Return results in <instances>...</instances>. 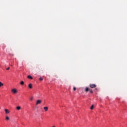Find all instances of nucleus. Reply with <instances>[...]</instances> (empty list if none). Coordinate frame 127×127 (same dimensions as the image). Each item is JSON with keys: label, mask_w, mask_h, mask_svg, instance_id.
Segmentation results:
<instances>
[{"label": "nucleus", "mask_w": 127, "mask_h": 127, "mask_svg": "<svg viewBox=\"0 0 127 127\" xmlns=\"http://www.w3.org/2000/svg\"><path fill=\"white\" fill-rule=\"evenodd\" d=\"M90 94H92L93 93V90L89 88V87H86L85 89V92H86V93H87V92H89Z\"/></svg>", "instance_id": "f257e3e1"}, {"label": "nucleus", "mask_w": 127, "mask_h": 127, "mask_svg": "<svg viewBox=\"0 0 127 127\" xmlns=\"http://www.w3.org/2000/svg\"><path fill=\"white\" fill-rule=\"evenodd\" d=\"M30 101H32V100H33V97H30Z\"/></svg>", "instance_id": "2eb2a0df"}, {"label": "nucleus", "mask_w": 127, "mask_h": 127, "mask_svg": "<svg viewBox=\"0 0 127 127\" xmlns=\"http://www.w3.org/2000/svg\"><path fill=\"white\" fill-rule=\"evenodd\" d=\"M89 87L92 88H96L97 87V85L95 84H90L89 85Z\"/></svg>", "instance_id": "f03ea898"}, {"label": "nucleus", "mask_w": 127, "mask_h": 127, "mask_svg": "<svg viewBox=\"0 0 127 127\" xmlns=\"http://www.w3.org/2000/svg\"><path fill=\"white\" fill-rule=\"evenodd\" d=\"M27 78H28V79H31V80H32V79H33V78L32 77V76H31V75H28V76H27Z\"/></svg>", "instance_id": "6e6552de"}, {"label": "nucleus", "mask_w": 127, "mask_h": 127, "mask_svg": "<svg viewBox=\"0 0 127 127\" xmlns=\"http://www.w3.org/2000/svg\"><path fill=\"white\" fill-rule=\"evenodd\" d=\"M10 66H11V67H12V65H10Z\"/></svg>", "instance_id": "a211bd4d"}, {"label": "nucleus", "mask_w": 127, "mask_h": 127, "mask_svg": "<svg viewBox=\"0 0 127 127\" xmlns=\"http://www.w3.org/2000/svg\"><path fill=\"white\" fill-rule=\"evenodd\" d=\"M20 85H24V82L23 81H21Z\"/></svg>", "instance_id": "9b49d317"}, {"label": "nucleus", "mask_w": 127, "mask_h": 127, "mask_svg": "<svg viewBox=\"0 0 127 127\" xmlns=\"http://www.w3.org/2000/svg\"><path fill=\"white\" fill-rule=\"evenodd\" d=\"M21 107L20 106H18L16 107V110H17L18 111H19L20 110H21Z\"/></svg>", "instance_id": "1a4fd4ad"}, {"label": "nucleus", "mask_w": 127, "mask_h": 127, "mask_svg": "<svg viewBox=\"0 0 127 127\" xmlns=\"http://www.w3.org/2000/svg\"><path fill=\"white\" fill-rule=\"evenodd\" d=\"M5 113L6 115H7V114H9L10 113V111H9V110H8V109H5Z\"/></svg>", "instance_id": "39448f33"}, {"label": "nucleus", "mask_w": 127, "mask_h": 127, "mask_svg": "<svg viewBox=\"0 0 127 127\" xmlns=\"http://www.w3.org/2000/svg\"><path fill=\"white\" fill-rule=\"evenodd\" d=\"M94 109V105H92L91 108H90V110H93Z\"/></svg>", "instance_id": "4468645a"}, {"label": "nucleus", "mask_w": 127, "mask_h": 127, "mask_svg": "<svg viewBox=\"0 0 127 127\" xmlns=\"http://www.w3.org/2000/svg\"><path fill=\"white\" fill-rule=\"evenodd\" d=\"M6 70H9V67L6 68Z\"/></svg>", "instance_id": "f3484780"}, {"label": "nucleus", "mask_w": 127, "mask_h": 127, "mask_svg": "<svg viewBox=\"0 0 127 127\" xmlns=\"http://www.w3.org/2000/svg\"><path fill=\"white\" fill-rule=\"evenodd\" d=\"M5 120H6V121H9V117H8V116H6V117H5Z\"/></svg>", "instance_id": "9d476101"}, {"label": "nucleus", "mask_w": 127, "mask_h": 127, "mask_svg": "<svg viewBox=\"0 0 127 127\" xmlns=\"http://www.w3.org/2000/svg\"><path fill=\"white\" fill-rule=\"evenodd\" d=\"M28 88H29V89H32V84L30 83V84L28 85Z\"/></svg>", "instance_id": "423d86ee"}, {"label": "nucleus", "mask_w": 127, "mask_h": 127, "mask_svg": "<svg viewBox=\"0 0 127 127\" xmlns=\"http://www.w3.org/2000/svg\"><path fill=\"white\" fill-rule=\"evenodd\" d=\"M2 86H3V83H2L1 82H0V87Z\"/></svg>", "instance_id": "f8f14e48"}, {"label": "nucleus", "mask_w": 127, "mask_h": 127, "mask_svg": "<svg viewBox=\"0 0 127 127\" xmlns=\"http://www.w3.org/2000/svg\"><path fill=\"white\" fill-rule=\"evenodd\" d=\"M41 103H42V101L40 100H38L37 101L36 105L37 106L38 105H40V104H41Z\"/></svg>", "instance_id": "7ed1b4c3"}, {"label": "nucleus", "mask_w": 127, "mask_h": 127, "mask_svg": "<svg viewBox=\"0 0 127 127\" xmlns=\"http://www.w3.org/2000/svg\"><path fill=\"white\" fill-rule=\"evenodd\" d=\"M44 110L45 112H47V111H48V108L47 107H44Z\"/></svg>", "instance_id": "0eeeda50"}, {"label": "nucleus", "mask_w": 127, "mask_h": 127, "mask_svg": "<svg viewBox=\"0 0 127 127\" xmlns=\"http://www.w3.org/2000/svg\"><path fill=\"white\" fill-rule=\"evenodd\" d=\"M39 80L40 81H43V78L42 77H40V78H39Z\"/></svg>", "instance_id": "ddd939ff"}, {"label": "nucleus", "mask_w": 127, "mask_h": 127, "mask_svg": "<svg viewBox=\"0 0 127 127\" xmlns=\"http://www.w3.org/2000/svg\"><path fill=\"white\" fill-rule=\"evenodd\" d=\"M76 87H73V91H76Z\"/></svg>", "instance_id": "dca6fc26"}, {"label": "nucleus", "mask_w": 127, "mask_h": 127, "mask_svg": "<svg viewBox=\"0 0 127 127\" xmlns=\"http://www.w3.org/2000/svg\"><path fill=\"white\" fill-rule=\"evenodd\" d=\"M11 92H12V93H13L14 94H16V93H17V90H16L15 89H13L11 90Z\"/></svg>", "instance_id": "20e7f679"}]
</instances>
